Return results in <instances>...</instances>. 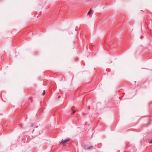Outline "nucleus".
I'll return each instance as SVG.
<instances>
[{"label":"nucleus","mask_w":152,"mask_h":152,"mask_svg":"<svg viewBox=\"0 0 152 152\" xmlns=\"http://www.w3.org/2000/svg\"><path fill=\"white\" fill-rule=\"evenodd\" d=\"M60 98V96H58V98Z\"/></svg>","instance_id":"9d476101"},{"label":"nucleus","mask_w":152,"mask_h":152,"mask_svg":"<svg viewBox=\"0 0 152 152\" xmlns=\"http://www.w3.org/2000/svg\"><path fill=\"white\" fill-rule=\"evenodd\" d=\"M78 60V58H75V60L76 61V60Z\"/></svg>","instance_id":"6e6552de"},{"label":"nucleus","mask_w":152,"mask_h":152,"mask_svg":"<svg viewBox=\"0 0 152 152\" xmlns=\"http://www.w3.org/2000/svg\"><path fill=\"white\" fill-rule=\"evenodd\" d=\"M38 127V126L36 127L35 129L33 130L32 132L33 133L34 132L35 134L37 135L40 134L42 133V131L40 130V128L37 129Z\"/></svg>","instance_id":"f257e3e1"},{"label":"nucleus","mask_w":152,"mask_h":152,"mask_svg":"<svg viewBox=\"0 0 152 152\" xmlns=\"http://www.w3.org/2000/svg\"><path fill=\"white\" fill-rule=\"evenodd\" d=\"M75 111H73L72 113V114H74L75 113Z\"/></svg>","instance_id":"0eeeda50"},{"label":"nucleus","mask_w":152,"mask_h":152,"mask_svg":"<svg viewBox=\"0 0 152 152\" xmlns=\"http://www.w3.org/2000/svg\"><path fill=\"white\" fill-rule=\"evenodd\" d=\"M91 9L89 12L88 13L87 15H90V14L91 13Z\"/></svg>","instance_id":"20e7f679"},{"label":"nucleus","mask_w":152,"mask_h":152,"mask_svg":"<svg viewBox=\"0 0 152 152\" xmlns=\"http://www.w3.org/2000/svg\"><path fill=\"white\" fill-rule=\"evenodd\" d=\"M149 143L150 144H152V140L149 142Z\"/></svg>","instance_id":"423d86ee"},{"label":"nucleus","mask_w":152,"mask_h":152,"mask_svg":"<svg viewBox=\"0 0 152 152\" xmlns=\"http://www.w3.org/2000/svg\"><path fill=\"white\" fill-rule=\"evenodd\" d=\"M70 139L69 138L64 140H62L61 142L60 143V144L64 145H66V143Z\"/></svg>","instance_id":"f03ea898"},{"label":"nucleus","mask_w":152,"mask_h":152,"mask_svg":"<svg viewBox=\"0 0 152 152\" xmlns=\"http://www.w3.org/2000/svg\"><path fill=\"white\" fill-rule=\"evenodd\" d=\"M45 90H44V91H43V92L42 94V95H44L45 94Z\"/></svg>","instance_id":"39448f33"},{"label":"nucleus","mask_w":152,"mask_h":152,"mask_svg":"<svg viewBox=\"0 0 152 152\" xmlns=\"http://www.w3.org/2000/svg\"><path fill=\"white\" fill-rule=\"evenodd\" d=\"M142 36H141L140 37V38H141V39H142Z\"/></svg>","instance_id":"1a4fd4ad"},{"label":"nucleus","mask_w":152,"mask_h":152,"mask_svg":"<svg viewBox=\"0 0 152 152\" xmlns=\"http://www.w3.org/2000/svg\"><path fill=\"white\" fill-rule=\"evenodd\" d=\"M92 147H93V146H90L86 148L85 149L86 150H90V149H91L92 148Z\"/></svg>","instance_id":"7ed1b4c3"}]
</instances>
